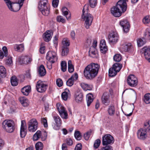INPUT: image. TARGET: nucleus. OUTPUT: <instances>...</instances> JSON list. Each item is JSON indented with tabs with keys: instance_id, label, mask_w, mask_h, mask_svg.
<instances>
[{
	"instance_id": "1",
	"label": "nucleus",
	"mask_w": 150,
	"mask_h": 150,
	"mask_svg": "<svg viewBox=\"0 0 150 150\" xmlns=\"http://www.w3.org/2000/svg\"><path fill=\"white\" fill-rule=\"evenodd\" d=\"M99 68L97 64L92 63L88 65L83 71L84 77L87 79H92L97 75Z\"/></svg>"
},
{
	"instance_id": "2",
	"label": "nucleus",
	"mask_w": 150,
	"mask_h": 150,
	"mask_svg": "<svg viewBox=\"0 0 150 150\" xmlns=\"http://www.w3.org/2000/svg\"><path fill=\"white\" fill-rule=\"evenodd\" d=\"M126 1L127 0H120L117 3L115 6L111 8V12L113 16L119 17L126 11L127 8Z\"/></svg>"
},
{
	"instance_id": "3",
	"label": "nucleus",
	"mask_w": 150,
	"mask_h": 150,
	"mask_svg": "<svg viewBox=\"0 0 150 150\" xmlns=\"http://www.w3.org/2000/svg\"><path fill=\"white\" fill-rule=\"evenodd\" d=\"M88 5L85 4L83 9V13L82 17L83 21H85L84 26L87 29H88L91 25L93 19V16L90 13H88Z\"/></svg>"
},
{
	"instance_id": "4",
	"label": "nucleus",
	"mask_w": 150,
	"mask_h": 150,
	"mask_svg": "<svg viewBox=\"0 0 150 150\" xmlns=\"http://www.w3.org/2000/svg\"><path fill=\"white\" fill-rule=\"evenodd\" d=\"M147 132H150V121L144 123L143 128L138 130L137 132L138 138L141 140H144L147 137Z\"/></svg>"
},
{
	"instance_id": "5",
	"label": "nucleus",
	"mask_w": 150,
	"mask_h": 150,
	"mask_svg": "<svg viewBox=\"0 0 150 150\" xmlns=\"http://www.w3.org/2000/svg\"><path fill=\"white\" fill-rule=\"evenodd\" d=\"M15 123L11 120H6L2 123V127L6 132L11 133L14 131L15 129Z\"/></svg>"
},
{
	"instance_id": "6",
	"label": "nucleus",
	"mask_w": 150,
	"mask_h": 150,
	"mask_svg": "<svg viewBox=\"0 0 150 150\" xmlns=\"http://www.w3.org/2000/svg\"><path fill=\"white\" fill-rule=\"evenodd\" d=\"M47 0H40L38 4V8L43 15L47 16L50 13V8Z\"/></svg>"
},
{
	"instance_id": "7",
	"label": "nucleus",
	"mask_w": 150,
	"mask_h": 150,
	"mask_svg": "<svg viewBox=\"0 0 150 150\" xmlns=\"http://www.w3.org/2000/svg\"><path fill=\"white\" fill-rule=\"evenodd\" d=\"M57 109L61 117L63 119H67L68 118V115L66 108L59 104H57Z\"/></svg>"
},
{
	"instance_id": "8",
	"label": "nucleus",
	"mask_w": 150,
	"mask_h": 150,
	"mask_svg": "<svg viewBox=\"0 0 150 150\" xmlns=\"http://www.w3.org/2000/svg\"><path fill=\"white\" fill-rule=\"evenodd\" d=\"M114 142V138L110 134H105L102 137V144L103 146L112 144Z\"/></svg>"
},
{
	"instance_id": "9",
	"label": "nucleus",
	"mask_w": 150,
	"mask_h": 150,
	"mask_svg": "<svg viewBox=\"0 0 150 150\" xmlns=\"http://www.w3.org/2000/svg\"><path fill=\"white\" fill-rule=\"evenodd\" d=\"M38 123L36 120L33 119L28 122V129L30 132H35L37 129Z\"/></svg>"
},
{
	"instance_id": "10",
	"label": "nucleus",
	"mask_w": 150,
	"mask_h": 150,
	"mask_svg": "<svg viewBox=\"0 0 150 150\" xmlns=\"http://www.w3.org/2000/svg\"><path fill=\"white\" fill-rule=\"evenodd\" d=\"M119 36L118 33L116 32H113L110 33L108 35V39L109 43L115 44L118 41Z\"/></svg>"
},
{
	"instance_id": "11",
	"label": "nucleus",
	"mask_w": 150,
	"mask_h": 150,
	"mask_svg": "<svg viewBox=\"0 0 150 150\" xmlns=\"http://www.w3.org/2000/svg\"><path fill=\"white\" fill-rule=\"evenodd\" d=\"M46 58L52 63H54L57 59L56 52L54 51H49L47 54Z\"/></svg>"
},
{
	"instance_id": "12",
	"label": "nucleus",
	"mask_w": 150,
	"mask_h": 150,
	"mask_svg": "<svg viewBox=\"0 0 150 150\" xmlns=\"http://www.w3.org/2000/svg\"><path fill=\"white\" fill-rule=\"evenodd\" d=\"M36 87L38 92L42 93L46 91L47 88V85L43 83L41 81L39 80L37 82Z\"/></svg>"
},
{
	"instance_id": "13",
	"label": "nucleus",
	"mask_w": 150,
	"mask_h": 150,
	"mask_svg": "<svg viewBox=\"0 0 150 150\" xmlns=\"http://www.w3.org/2000/svg\"><path fill=\"white\" fill-rule=\"evenodd\" d=\"M127 81L128 84L132 87L136 86L137 83V78L133 74L130 75L127 77Z\"/></svg>"
},
{
	"instance_id": "14",
	"label": "nucleus",
	"mask_w": 150,
	"mask_h": 150,
	"mask_svg": "<svg viewBox=\"0 0 150 150\" xmlns=\"http://www.w3.org/2000/svg\"><path fill=\"white\" fill-rule=\"evenodd\" d=\"M8 9L11 11L16 12L19 10L21 7L18 4L12 2L11 1L6 4Z\"/></svg>"
},
{
	"instance_id": "15",
	"label": "nucleus",
	"mask_w": 150,
	"mask_h": 150,
	"mask_svg": "<svg viewBox=\"0 0 150 150\" xmlns=\"http://www.w3.org/2000/svg\"><path fill=\"white\" fill-rule=\"evenodd\" d=\"M53 118L55 122L53 128L56 130H59L62 125V122L60 117L57 115L53 116Z\"/></svg>"
},
{
	"instance_id": "16",
	"label": "nucleus",
	"mask_w": 150,
	"mask_h": 150,
	"mask_svg": "<svg viewBox=\"0 0 150 150\" xmlns=\"http://www.w3.org/2000/svg\"><path fill=\"white\" fill-rule=\"evenodd\" d=\"M120 25L122 28L124 32H128L129 30L130 26L128 22L126 20H123L120 22Z\"/></svg>"
},
{
	"instance_id": "17",
	"label": "nucleus",
	"mask_w": 150,
	"mask_h": 150,
	"mask_svg": "<svg viewBox=\"0 0 150 150\" xmlns=\"http://www.w3.org/2000/svg\"><path fill=\"white\" fill-rule=\"evenodd\" d=\"M26 127L25 121L22 120L21 121V125L20 129V135L21 137H24L26 134Z\"/></svg>"
},
{
	"instance_id": "18",
	"label": "nucleus",
	"mask_w": 150,
	"mask_h": 150,
	"mask_svg": "<svg viewBox=\"0 0 150 150\" xmlns=\"http://www.w3.org/2000/svg\"><path fill=\"white\" fill-rule=\"evenodd\" d=\"M78 78V75L77 73H75L67 81V85L69 86H71L74 84V81H76Z\"/></svg>"
},
{
	"instance_id": "19",
	"label": "nucleus",
	"mask_w": 150,
	"mask_h": 150,
	"mask_svg": "<svg viewBox=\"0 0 150 150\" xmlns=\"http://www.w3.org/2000/svg\"><path fill=\"white\" fill-rule=\"evenodd\" d=\"M102 100L103 103L105 105H107L109 104V95L108 93L105 92L103 94L102 97Z\"/></svg>"
},
{
	"instance_id": "20",
	"label": "nucleus",
	"mask_w": 150,
	"mask_h": 150,
	"mask_svg": "<svg viewBox=\"0 0 150 150\" xmlns=\"http://www.w3.org/2000/svg\"><path fill=\"white\" fill-rule=\"evenodd\" d=\"M100 48L101 53L105 54L107 52L108 50V48L106 45L105 41V40H102L100 41Z\"/></svg>"
},
{
	"instance_id": "21",
	"label": "nucleus",
	"mask_w": 150,
	"mask_h": 150,
	"mask_svg": "<svg viewBox=\"0 0 150 150\" xmlns=\"http://www.w3.org/2000/svg\"><path fill=\"white\" fill-rule=\"evenodd\" d=\"M145 59L150 62V47L145 46L142 49Z\"/></svg>"
},
{
	"instance_id": "22",
	"label": "nucleus",
	"mask_w": 150,
	"mask_h": 150,
	"mask_svg": "<svg viewBox=\"0 0 150 150\" xmlns=\"http://www.w3.org/2000/svg\"><path fill=\"white\" fill-rule=\"evenodd\" d=\"M32 59L29 56H21L20 58V62L22 63L28 64L31 62Z\"/></svg>"
},
{
	"instance_id": "23",
	"label": "nucleus",
	"mask_w": 150,
	"mask_h": 150,
	"mask_svg": "<svg viewBox=\"0 0 150 150\" xmlns=\"http://www.w3.org/2000/svg\"><path fill=\"white\" fill-rule=\"evenodd\" d=\"M52 33L50 30L47 31L43 35V38L44 40L47 42L50 41L52 35Z\"/></svg>"
},
{
	"instance_id": "24",
	"label": "nucleus",
	"mask_w": 150,
	"mask_h": 150,
	"mask_svg": "<svg viewBox=\"0 0 150 150\" xmlns=\"http://www.w3.org/2000/svg\"><path fill=\"white\" fill-rule=\"evenodd\" d=\"M42 134L40 130H38L34 134L33 136V139L34 141L38 140L39 139L41 138L42 141L45 140L46 139V136L44 137H42Z\"/></svg>"
},
{
	"instance_id": "25",
	"label": "nucleus",
	"mask_w": 150,
	"mask_h": 150,
	"mask_svg": "<svg viewBox=\"0 0 150 150\" xmlns=\"http://www.w3.org/2000/svg\"><path fill=\"white\" fill-rule=\"evenodd\" d=\"M31 89V88L30 86H26L21 89V91L24 95L27 96L30 92Z\"/></svg>"
},
{
	"instance_id": "26",
	"label": "nucleus",
	"mask_w": 150,
	"mask_h": 150,
	"mask_svg": "<svg viewBox=\"0 0 150 150\" xmlns=\"http://www.w3.org/2000/svg\"><path fill=\"white\" fill-rule=\"evenodd\" d=\"M89 55L92 58H96L98 56V54L96 49L93 47H91L89 51Z\"/></svg>"
},
{
	"instance_id": "27",
	"label": "nucleus",
	"mask_w": 150,
	"mask_h": 150,
	"mask_svg": "<svg viewBox=\"0 0 150 150\" xmlns=\"http://www.w3.org/2000/svg\"><path fill=\"white\" fill-rule=\"evenodd\" d=\"M63 15L65 16L67 20H69L71 18V14L69 13L68 9L66 7H63L62 9Z\"/></svg>"
},
{
	"instance_id": "28",
	"label": "nucleus",
	"mask_w": 150,
	"mask_h": 150,
	"mask_svg": "<svg viewBox=\"0 0 150 150\" xmlns=\"http://www.w3.org/2000/svg\"><path fill=\"white\" fill-rule=\"evenodd\" d=\"M39 76H45L46 74V71L44 66L42 65L40 66L38 69Z\"/></svg>"
},
{
	"instance_id": "29",
	"label": "nucleus",
	"mask_w": 150,
	"mask_h": 150,
	"mask_svg": "<svg viewBox=\"0 0 150 150\" xmlns=\"http://www.w3.org/2000/svg\"><path fill=\"white\" fill-rule=\"evenodd\" d=\"M133 48L131 43H127L123 44L122 45V48L125 51H128Z\"/></svg>"
},
{
	"instance_id": "30",
	"label": "nucleus",
	"mask_w": 150,
	"mask_h": 150,
	"mask_svg": "<svg viewBox=\"0 0 150 150\" xmlns=\"http://www.w3.org/2000/svg\"><path fill=\"white\" fill-rule=\"evenodd\" d=\"M8 51L7 47L4 46L2 48V50H0V59H2L4 56L6 57L7 55Z\"/></svg>"
},
{
	"instance_id": "31",
	"label": "nucleus",
	"mask_w": 150,
	"mask_h": 150,
	"mask_svg": "<svg viewBox=\"0 0 150 150\" xmlns=\"http://www.w3.org/2000/svg\"><path fill=\"white\" fill-rule=\"evenodd\" d=\"M19 101L22 105L24 107H27L28 105V100L25 97H21L19 99Z\"/></svg>"
},
{
	"instance_id": "32",
	"label": "nucleus",
	"mask_w": 150,
	"mask_h": 150,
	"mask_svg": "<svg viewBox=\"0 0 150 150\" xmlns=\"http://www.w3.org/2000/svg\"><path fill=\"white\" fill-rule=\"evenodd\" d=\"M93 96L91 93H88L86 96V101L87 105L89 106L93 100Z\"/></svg>"
},
{
	"instance_id": "33",
	"label": "nucleus",
	"mask_w": 150,
	"mask_h": 150,
	"mask_svg": "<svg viewBox=\"0 0 150 150\" xmlns=\"http://www.w3.org/2000/svg\"><path fill=\"white\" fill-rule=\"evenodd\" d=\"M83 94L80 92H77L75 96V100L77 102L81 101L83 99Z\"/></svg>"
},
{
	"instance_id": "34",
	"label": "nucleus",
	"mask_w": 150,
	"mask_h": 150,
	"mask_svg": "<svg viewBox=\"0 0 150 150\" xmlns=\"http://www.w3.org/2000/svg\"><path fill=\"white\" fill-rule=\"evenodd\" d=\"M14 48L16 51L22 52L24 50V45L23 44L15 45L14 46Z\"/></svg>"
},
{
	"instance_id": "35",
	"label": "nucleus",
	"mask_w": 150,
	"mask_h": 150,
	"mask_svg": "<svg viewBox=\"0 0 150 150\" xmlns=\"http://www.w3.org/2000/svg\"><path fill=\"white\" fill-rule=\"evenodd\" d=\"M108 114L110 116L113 115L115 112V109L113 105L109 106L107 110Z\"/></svg>"
},
{
	"instance_id": "36",
	"label": "nucleus",
	"mask_w": 150,
	"mask_h": 150,
	"mask_svg": "<svg viewBox=\"0 0 150 150\" xmlns=\"http://www.w3.org/2000/svg\"><path fill=\"white\" fill-rule=\"evenodd\" d=\"M6 76V70L2 66H0V76L2 78H5Z\"/></svg>"
},
{
	"instance_id": "37",
	"label": "nucleus",
	"mask_w": 150,
	"mask_h": 150,
	"mask_svg": "<svg viewBox=\"0 0 150 150\" xmlns=\"http://www.w3.org/2000/svg\"><path fill=\"white\" fill-rule=\"evenodd\" d=\"M122 64L119 63L114 64L112 66V68L114 69L117 72H119L122 68Z\"/></svg>"
},
{
	"instance_id": "38",
	"label": "nucleus",
	"mask_w": 150,
	"mask_h": 150,
	"mask_svg": "<svg viewBox=\"0 0 150 150\" xmlns=\"http://www.w3.org/2000/svg\"><path fill=\"white\" fill-rule=\"evenodd\" d=\"M61 50H62V56H66L68 54L69 52V47H61Z\"/></svg>"
},
{
	"instance_id": "39",
	"label": "nucleus",
	"mask_w": 150,
	"mask_h": 150,
	"mask_svg": "<svg viewBox=\"0 0 150 150\" xmlns=\"http://www.w3.org/2000/svg\"><path fill=\"white\" fill-rule=\"evenodd\" d=\"M11 85L13 86H16L18 85V80L15 76H13L11 78Z\"/></svg>"
},
{
	"instance_id": "40",
	"label": "nucleus",
	"mask_w": 150,
	"mask_h": 150,
	"mask_svg": "<svg viewBox=\"0 0 150 150\" xmlns=\"http://www.w3.org/2000/svg\"><path fill=\"white\" fill-rule=\"evenodd\" d=\"M144 38L145 39L150 40V28H147L144 34Z\"/></svg>"
},
{
	"instance_id": "41",
	"label": "nucleus",
	"mask_w": 150,
	"mask_h": 150,
	"mask_svg": "<svg viewBox=\"0 0 150 150\" xmlns=\"http://www.w3.org/2000/svg\"><path fill=\"white\" fill-rule=\"evenodd\" d=\"M144 100L146 104L150 103V93H146L144 95Z\"/></svg>"
},
{
	"instance_id": "42",
	"label": "nucleus",
	"mask_w": 150,
	"mask_h": 150,
	"mask_svg": "<svg viewBox=\"0 0 150 150\" xmlns=\"http://www.w3.org/2000/svg\"><path fill=\"white\" fill-rule=\"evenodd\" d=\"M137 42L138 46L139 47H141L146 43V41L144 38H139L137 40Z\"/></svg>"
},
{
	"instance_id": "43",
	"label": "nucleus",
	"mask_w": 150,
	"mask_h": 150,
	"mask_svg": "<svg viewBox=\"0 0 150 150\" xmlns=\"http://www.w3.org/2000/svg\"><path fill=\"white\" fill-rule=\"evenodd\" d=\"M117 72L112 68H110L109 70V76L110 77H113L117 74Z\"/></svg>"
},
{
	"instance_id": "44",
	"label": "nucleus",
	"mask_w": 150,
	"mask_h": 150,
	"mask_svg": "<svg viewBox=\"0 0 150 150\" xmlns=\"http://www.w3.org/2000/svg\"><path fill=\"white\" fill-rule=\"evenodd\" d=\"M68 71L70 73H72L74 71V67L72 64L71 60H69L68 62Z\"/></svg>"
},
{
	"instance_id": "45",
	"label": "nucleus",
	"mask_w": 150,
	"mask_h": 150,
	"mask_svg": "<svg viewBox=\"0 0 150 150\" xmlns=\"http://www.w3.org/2000/svg\"><path fill=\"white\" fill-rule=\"evenodd\" d=\"M62 47H68L70 45L69 41L67 39L64 38L62 41Z\"/></svg>"
},
{
	"instance_id": "46",
	"label": "nucleus",
	"mask_w": 150,
	"mask_h": 150,
	"mask_svg": "<svg viewBox=\"0 0 150 150\" xmlns=\"http://www.w3.org/2000/svg\"><path fill=\"white\" fill-rule=\"evenodd\" d=\"M35 147L36 150H42L43 148V145L41 142H38L35 144Z\"/></svg>"
},
{
	"instance_id": "47",
	"label": "nucleus",
	"mask_w": 150,
	"mask_h": 150,
	"mask_svg": "<svg viewBox=\"0 0 150 150\" xmlns=\"http://www.w3.org/2000/svg\"><path fill=\"white\" fill-rule=\"evenodd\" d=\"M92 132V130L91 129H90L84 134L83 136L84 138L86 140H87L89 139Z\"/></svg>"
},
{
	"instance_id": "48",
	"label": "nucleus",
	"mask_w": 150,
	"mask_h": 150,
	"mask_svg": "<svg viewBox=\"0 0 150 150\" xmlns=\"http://www.w3.org/2000/svg\"><path fill=\"white\" fill-rule=\"evenodd\" d=\"M97 3V0H89L90 6L91 8L95 7L96 6Z\"/></svg>"
},
{
	"instance_id": "49",
	"label": "nucleus",
	"mask_w": 150,
	"mask_h": 150,
	"mask_svg": "<svg viewBox=\"0 0 150 150\" xmlns=\"http://www.w3.org/2000/svg\"><path fill=\"white\" fill-rule=\"evenodd\" d=\"M92 38L91 37H89L87 38L86 41L85 43V45L86 47H88L90 46L91 43Z\"/></svg>"
},
{
	"instance_id": "50",
	"label": "nucleus",
	"mask_w": 150,
	"mask_h": 150,
	"mask_svg": "<svg viewBox=\"0 0 150 150\" xmlns=\"http://www.w3.org/2000/svg\"><path fill=\"white\" fill-rule=\"evenodd\" d=\"M61 70L63 72L66 71L67 68L66 62L64 61H62L61 63Z\"/></svg>"
},
{
	"instance_id": "51",
	"label": "nucleus",
	"mask_w": 150,
	"mask_h": 150,
	"mask_svg": "<svg viewBox=\"0 0 150 150\" xmlns=\"http://www.w3.org/2000/svg\"><path fill=\"white\" fill-rule=\"evenodd\" d=\"M80 85L82 88L85 91L90 90L89 86L87 84L82 83L80 84Z\"/></svg>"
},
{
	"instance_id": "52",
	"label": "nucleus",
	"mask_w": 150,
	"mask_h": 150,
	"mask_svg": "<svg viewBox=\"0 0 150 150\" xmlns=\"http://www.w3.org/2000/svg\"><path fill=\"white\" fill-rule=\"evenodd\" d=\"M74 137L77 140H80L81 139V136L80 132L79 131H76L74 133Z\"/></svg>"
},
{
	"instance_id": "53",
	"label": "nucleus",
	"mask_w": 150,
	"mask_h": 150,
	"mask_svg": "<svg viewBox=\"0 0 150 150\" xmlns=\"http://www.w3.org/2000/svg\"><path fill=\"white\" fill-rule=\"evenodd\" d=\"M143 23L146 24L150 23V16H145L142 20Z\"/></svg>"
},
{
	"instance_id": "54",
	"label": "nucleus",
	"mask_w": 150,
	"mask_h": 150,
	"mask_svg": "<svg viewBox=\"0 0 150 150\" xmlns=\"http://www.w3.org/2000/svg\"><path fill=\"white\" fill-rule=\"evenodd\" d=\"M113 59L116 62H120L122 59V57L120 54H116L114 56Z\"/></svg>"
},
{
	"instance_id": "55",
	"label": "nucleus",
	"mask_w": 150,
	"mask_h": 150,
	"mask_svg": "<svg viewBox=\"0 0 150 150\" xmlns=\"http://www.w3.org/2000/svg\"><path fill=\"white\" fill-rule=\"evenodd\" d=\"M41 123L45 127H47L48 126L47 121L46 118H42L41 119Z\"/></svg>"
},
{
	"instance_id": "56",
	"label": "nucleus",
	"mask_w": 150,
	"mask_h": 150,
	"mask_svg": "<svg viewBox=\"0 0 150 150\" xmlns=\"http://www.w3.org/2000/svg\"><path fill=\"white\" fill-rule=\"evenodd\" d=\"M101 143L100 140L98 139H96L95 142L93 147L95 149H97L100 146Z\"/></svg>"
},
{
	"instance_id": "57",
	"label": "nucleus",
	"mask_w": 150,
	"mask_h": 150,
	"mask_svg": "<svg viewBox=\"0 0 150 150\" xmlns=\"http://www.w3.org/2000/svg\"><path fill=\"white\" fill-rule=\"evenodd\" d=\"M56 19L57 21L59 22H61L64 23L65 22V20L63 18L62 16H57Z\"/></svg>"
},
{
	"instance_id": "58",
	"label": "nucleus",
	"mask_w": 150,
	"mask_h": 150,
	"mask_svg": "<svg viewBox=\"0 0 150 150\" xmlns=\"http://www.w3.org/2000/svg\"><path fill=\"white\" fill-rule=\"evenodd\" d=\"M68 97V93L67 92H64L62 94V99L64 100H67Z\"/></svg>"
},
{
	"instance_id": "59",
	"label": "nucleus",
	"mask_w": 150,
	"mask_h": 150,
	"mask_svg": "<svg viewBox=\"0 0 150 150\" xmlns=\"http://www.w3.org/2000/svg\"><path fill=\"white\" fill-rule=\"evenodd\" d=\"M57 85L59 87L62 86L63 84L62 80L60 79H58L56 81Z\"/></svg>"
},
{
	"instance_id": "60",
	"label": "nucleus",
	"mask_w": 150,
	"mask_h": 150,
	"mask_svg": "<svg viewBox=\"0 0 150 150\" xmlns=\"http://www.w3.org/2000/svg\"><path fill=\"white\" fill-rule=\"evenodd\" d=\"M65 142L69 146H71L73 144L72 140L70 138L66 139L65 140Z\"/></svg>"
},
{
	"instance_id": "61",
	"label": "nucleus",
	"mask_w": 150,
	"mask_h": 150,
	"mask_svg": "<svg viewBox=\"0 0 150 150\" xmlns=\"http://www.w3.org/2000/svg\"><path fill=\"white\" fill-rule=\"evenodd\" d=\"M100 150H113L112 147L110 145L106 146L102 148Z\"/></svg>"
},
{
	"instance_id": "62",
	"label": "nucleus",
	"mask_w": 150,
	"mask_h": 150,
	"mask_svg": "<svg viewBox=\"0 0 150 150\" xmlns=\"http://www.w3.org/2000/svg\"><path fill=\"white\" fill-rule=\"evenodd\" d=\"M59 0H53L52 1V5L54 7H57L58 4Z\"/></svg>"
},
{
	"instance_id": "63",
	"label": "nucleus",
	"mask_w": 150,
	"mask_h": 150,
	"mask_svg": "<svg viewBox=\"0 0 150 150\" xmlns=\"http://www.w3.org/2000/svg\"><path fill=\"white\" fill-rule=\"evenodd\" d=\"M82 146L81 144H78L76 146L74 150H81Z\"/></svg>"
},
{
	"instance_id": "64",
	"label": "nucleus",
	"mask_w": 150,
	"mask_h": 150,
	"mask_svg": "<svg viewBox=\"0 0 150 150\" xmlns=\"http://www.w3.org/2000/svg\"><path fill=\"white\" fill-rule=\"evenodd\" d=\"M6 64H11L12 63V57H10L8 58L6 61Z\"/></svg>"
}]
</instances>
